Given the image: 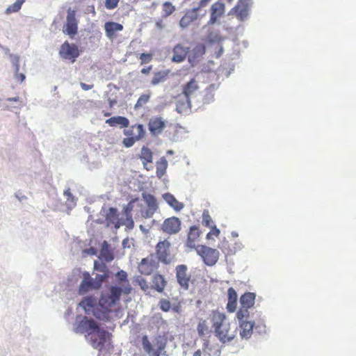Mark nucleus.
<instances>
[{"instance_id":"a19ab883","label":"nucleus","mask_w":356,"mask_h":356,"mask_svg":"<svg viewBox=\"0 0 356 356\" xmlns=\"http://www.w3.org/2000/svg\"><path fill=\"white\" fill-rule=\"evenodd\" d=\"M110 277V275L106 273H98L96 275L94 280L96 289H100L102 284L106 282Z\"/></svg>"},{"instance_id":"338daca9","label":"nucleus","mask_w":356,"mask_h":356,"mask_svg":"<svg viewBox=\"0 0 356 356\" xmlns=\"http://www.w3.org/2000/svg\"><path fill=\"white\" fill-rule=\"evenodd\" d=\"M103 115L104 117H108L111 115V113L108 112H103Z\"/></svg>"},{"instance_id":"ea45409f","label":"nucleus","mask_w":356,"mask_h":356,"mask_svg":"<svg viewBox=\"0 0 356 356\" xmlns=\"http://www.w3.org/2000/svg\"><path fill=\"white\" fill-rule=\"evenodd\" d=\"M94 270L101 273H106L107 275H110V270L107 265L102 261L100 262L98 261H95Z\"/></svg>"},{"instance_id":"cd10ccee","label":"nucleus","mask_w":356,"mask_h":356,"mask_svg":"<svg viewBox=\"0 0 356 356\" xmlns=\"http://www.w3.org/2000/svg\"><path fill=\"white\" fill-rule=\"evenodd\" d=\"M197 331L200 337H209L211 334V330L206 320L200 319L197 326Z\"/></svg>"},{"instance_id":"423d86ee","label":"nucleus","mask_w":356,"mask_h":356,"mask_svg":"<svg viewBox=\"0 0 356 356\" xmlns=\"http://www.w3.org/2000/svg\"><path fill=\"white\" fill-rule=\"evenodd\" d=\"M211 0H200L197 6L193 8L186 12L179 21V26L185 29L190 26L193 22L199 18L197 12L203 8L207 7Z\"/></svg>"},{"instance_id":"2f4dec72","label":"nucleus","mask_w":356,"mask_h":356,"mask_svg":"<svg viewBox=\"0 0 356 356\" xmlns=\"http://www.w3.org/2000/svg\"><path fill=\"white\" fill-rule=\"evenodd\" d=\"M106 123L111 127H115L117 124L121 125L122 127H127L129 124V120L122 116L112 117L106 120Z\"/></svg>"},{"instance_id":"0eeeda50","label":"nucleus","mask_w":356,"mask_h":356,"mask_svg":"<svg viewBox=\"0 0 356 356\" xmlns=\"http://www.w3.org/2000/svg\"><path fill=\"white\" fill-rule=\"evenodd\" d=\"M175 275L177 284L181 289L187 291L191 282V274L188 271V266L185 264H179L175 267Z\"/></svg>"},{"instance_id":"774afa93","label":"nucleus","mask_w":356,"mask_h":356,"mask_svg":"<svg viewBox=\"0 0 356 356\" xmlns=\"http://www.w3.org/2000/svg\"><path fill=\"white\" fill-rule=\"evenodd\" d=\"M204 345L205 348H207L208 346H209V342L207 341V343H204Z\"/></svg>"},{"instance_id":"4be33fe9","label":"nucleus","mask_w":356,"mask_h":356,"mask_svg":"<svg viewBox=\"0 0 356 356\" xmlns=\"http://www.w3.org/2000/svg\"><path fill=\"white\" fill-rule=\"evenodd\" d=\"M95 286L96 285L95 284V282L90 277V273L88 272H84L83 273V280L81 282L79 288V293L83 295L90 290H97L98 289H96Z\"/></svg>"},{"instance_id":"bb28decb","label":"nucleus","mask_w":356,"mask_h":356,"mask_svg":"<svg viewBox=\"0 0 356 356\" xmlns=\"http://www.w3.org/2000/svg\"><path fill=\"white\" fill-rule=\"evenodd\" d=\"M106 35L108 38H113L115 35V33L123 29V26L119 23L113 22H108L104 24Z\"/></svg>"},{"instance_id":"6ab92c4d","label":"nucleus","mask_w":356,"mask_h":356,"mask_svg":"<svg viewBox=\"0 0 356 356\" xmlns=\"http://www.w3.org/2000/svg\"><path fill=\"white\" fill-rule=\"evenodd\" d=\"M248 317L237 318L239 322V333L243 339H249L252 334L254 322L248 321Z\"/></svg>"},{"instance_id":"0e129e2a","label":"nucleus","mask_w":356,"mask_h":356,"mask_svg":"<svg viewBox=\"0 0 356 356\" xmlns=\"http://www.w3.org/2000/svg\"><path fill=\"white\" fill-rule=\"evenodd\" d=\"M129 240L128 238H125L122 241V245L124 248L126 247L127 243H128Z\"/></svg>"},{"instance_id":"79ce46f5","label":"nucleus","mask_w":356,"mask_h":356,"mask_svg":"<svg viewBox=\"0 0 356 356\" xmlns=\"http://www.w3.org/2000/svg\"><path fill=\"white\" fill-rule=\"evenodd\" d=\"M162 7L164 17H168L175 11V7L169 1L164 2Z\"/></svg>"},{"instance_id":"a18cd8bd","label":"nucleus","mask_w":356,"mask_h":356,"mask_svg":"<svg viewBox=\"0 0 356 356\" xmlns=\"http://www.w3.org/2000/svg\"><path fill=\"white\" fill-rule=\"evenodd\" d=\"M206 47L203 44H197L193 49L195 57H200L205 54Z\"/></svg>"},{"instance_id":"412c9836","label":"nucleus","mask_w":356,"mask_h":356,"mask_svg":"<svg viewBox=\"0 0 356 356\" xmlns=\"http://www.w3.org/2000/svg\"><path fill=\"white\" fill-rule=\"evenodd\" d=\"M210 12L211 15L208 24L212 25L215 24L221 16L223 15L225 13L224 3L219 1L214 3L211 6Z\"/></svg>"},{"instance_id":"58836bf2","label":"nucleus","mask_w":356,"mask_h":356,"mask_svg":"<svg viewBox=\"0 0 356 356\" xmlns=\"http://www.w3.org/2000/svg\"><path fill=\"white\" fill-rule=\"evenodd\" d=\"M115 277L119 284H121V286H127V284H130L128 280L127 273L124 270H121L118 271L116 273Z\"/></svg>"},{"instance_id":"39448f33","label":"nucleus","mask_w":356,"mask_h":356,"mask_svg":"<svg viewBox=\"0 0 356 356\" xmlns=\"http://www.w3.org/2000/svg\"><path fill=\"white\" fill-rule=\"evenodd\" d=\"M195 250L207 266H213L218 261L220 253L216 249L204 245H198L195 248Z\"/></svg>"},{"instance_id":"13d9d810","label":"nucleus","mask_w":356,"mask_h":356,"mask_svg":"<svg viewBox=\"0 0 356 356\" xmlns=\"http://www.w3.org/2000/svg\"><path fill=\"white\" fill-rule=\"evenodd\" d=\"M152 70V65L144 67L141 70V73L143 74H149Z\"/></svg>"},{"instance_id":"680f3d73","label":"nucleus","mask_w":356,"mask_h":356,"mask_svg":"<svg viewBox=\"0 0 356 356\" xmlns=\"http://www.w3.org/2000/svg\"><path fill=\"white\" fill-rule=\"evenodd\" d=\"M19 99V97H13V98H8L7 101H8V102H11V101L18 102Z\"/></svg>"},{"instance_id":"de8ad7c7","label":"nucleus","mask_w":356,"mask_h":356,"mask_svg":"<svg viewBox=\"0 0 356 356\" xmlns=\"http://www.w3.org/2000/svg\"><path fill=\"white\" fill-rule=\"evenodd\" d=\"M159 305L160 309L163 312H169L171 309V303L167 299H164V298L161 299L159 302Z\"/></svg>"},{"instance_id":"e433bc0d","label":"nucleus","mask_w":356,"mask_h":356,"mask_svg":"<svg viewBox=\"0 0 356 356\" xmlns=\"http://www.w3.org/2000/svg\"><path fill=\"white\" fill-rule=\"evenodd\" d=\"M26 0H16L15 3L10 5L5 10L6 15L18 12Z\"/></svg>"},{"instance_id":"4d7b16f0","label":"nucleus","mask_w":356,"mask_h":356,"mask_svg":"<svg viewBox=\"0 0 356 356\" xmlns=\"http://www.w3.org/2000/svg\"><path fill=\"white\" fill-rule=\"evenodd\" d=\"M64 195L67 197V200H69L70 198H72V201L74 202V198L72 193L70 192V188H68L64 191Z\"/></svg>"},{"instance_id":"052dcab7","label":"nucleus","mask_w":356,"mask_h":356,"mask_svg":"<svg viewBox=\"0 0 356 356\" xmlns=\"http://www.w3.org/2000/svg\"><path fill=\"white\" fill-rule=\"evenodd\" d=\"M108 105H109L110 108H113L117 104V100L115 99L109 98L108 99Z\"/></svg>"},{"instance_id":"473e14b6","label":"nucleus","mask_w":356,"mask_h":356,"mask_svg":"<svg viewBox=\"0 0 356 356\" xmlns=\"http://www.w3.org/2000/svg\"><path fill=\"white\" fill-rule=\"evenodd\" d=\"M168 168V161L163 156L156 162V176L161 178L166 172Z\"/></svg>"},{"instance_id":"a878e982","label":"nucleus","mask_w":356,"mask_h":356,"mask_svg":"<svg viewBox=\"0 0 356 356\" xmlns=\"http://www.w3.org/2000/svg\"><path fill=\"white\" fill-rule=\"evenodd\" d=\"M237 293L234 289L230 287L227 290V309L229 313L235 312L237 306Z\"/></svg>"},{"instance_id":"09e8293b","label":"nucleus","mask_w":356,"mask_h":356,"mask_svg":"<svg viewBox=\"0 0 356 356\" xmlns=\"http://www.w3.org/2000/svg\"><path fill=\"white\" fill-rule=\"evenodd\" d=\"M153 58V54L152 53H142L139 56V59L140 60V64H146L149 63Z\"/></svg>"},{"instance_id":"9d476101","label":"nucleus","mask_w":356,"mask_h":356,"mask_svg":"<svg viewBox=\"0 0 356 356\" xmlns=\"http://www.w3.org/2000/svg\"><path fill=\"white\" fill-rule=\"evenodd\" d=\"M199 90L198 82L195 79H191L188 82L182 86V94L185 97V102L181 105L182 108H191V99L195 96Z\"/></svg>"},{"instance_id":"4468645a","label":"nucleus","mask_w":356,"mask_h":356,"mask_svg":"<svg viewBox=\"0 0 356 356\" xmlns=\"http://www.w3.org/2000/svg\"><path fill=\"white\" fill-rule=\"evenodd\" d=\"M159 268V263L153 254L143 258L138 264L139 272L145 275H149Z\"/></svg>"},{"instance_id":"3c124183","label":"nucleus","mask_w":356,"mask_h":356,"mask_svg":"<svg viewBox=\"0 0 356 356\" xmlns=\"http://www.w3.org/2000/svg\"><path fill=\"white\" fill-rule=\"evenodd\" d=\"M211 228L209 232L207 234V238L210 239L212 238L213 236H215L218 237L220 233V229L216 227V226L213 225L211 227H209Z\"/></svg>"},{"instance_id":"ddd939ff","label":"nucleus","mask_w":356,"mask_h":356,"mask_svg":"<svg viewBox=\"0 0 356 356\" xmlns=\"http://www.w3.org/2000/svg\"><path fill=\"white\" fill-rule=\"evenodd\" d=\"M67 13V21L63 31L73 38L78 31V20L76 18V11L69 8Z\"/></svg>"},{"instance_id":"603ef678","label":"nucleus","mask_w":356,"mask_h":356,"mask_svg":"<svg viewBox=\"0 0 356 356\" xmlns=\"http://www.w3.org/2000/svg\"><path fill=\"white\" fill-rule=\"evenodd\" d=\"M11 62L15 67V70L19 71V57L16 55L11 54L10 56Z\"/></svg>"},{"instance_id":"f257e3e1","label":"nucleus","mask_w":356,"mask_h":356,"mask_svg":"<svg viewBox=\"0 0 356 356\" xmlns=\"http://www.w3.org/2000/svg\"><path fill=\"white\" fill-rule=\"evenodd\" d=\"M131 290L130 284L111 285L102 292L99 299V307L96 305V299L92 296L84 298L80 302L79 306L86 314H92L100 321H108L112 318L113 314L117 312L122 295H129Z\"/></svg>"},{"instance_id":"b1692460","label":"nucleus","mask_w":356,"mask_h":356,"mask_svg":"<svg viewBox=\"0 0 356 356\" xmlns=\"http://www.w3.org/2000/svg\"><path fill=\"white\" fill-rule=\"evenodd\" d=\"M168 282L165 277L159 273L154 274L152 277L151 289L158 293H163L166 288Z\"/></svg>"},{"instance_id":"7c9ffc66","label":"nucleus","mask_w":356,"mask_h":356,"mask_svg":"<svg viewBox=\"0 0 356 356\" xmlns=\"http://www.w3.org/2000/svg\"><path fill=\"white\" fill-rule=\"evenodd\" d=\"M170 74V70H161L154 73L151 81L152 86H156L161 83H163L167 80Z\"/></svg>"},{"instance_id":"7ed1b4c3","label":"nucleus","mask_w":356,"mask_h":356,"mask_svg":"<svg viewBox=\"0 0 356 356\" xmlns=\"http://www.w3.org/2000/svg\"><path fill=\"white\" fill-rule=\"evenodd\" d=\"M141 342L144 351L149 356H161L167 346L168 337L165 334H159L152 343L147 335H143Z\"/></svg>"},{"instance_id":"a211bd4d","label":"nucleus","mask_w":356,"mask_h":356,"mask_svg":"<svg viewBox=\"0 0 356 356\" xmlns=\"http://www.w3.org/2000/svg\"><path fill=\"white\" fill-rule=\"evenodd\" d=\"M189 51V47L184 46L181 43L176 44L172 49V62L177 63L183 62L186 58Z\"/></svg>"},{"instance_id":"f3484780","label":"nucleus","mask_w":356,"mask_h":356,"mask_svg":"<svg viewBox=\"0 0 356 356\" xmlns=\"http://www.w3.org/2000/svg\"><path fill=\"white\" fill-rule=\"evenodd\" d=\"M98 325L92 319H88L87 317H83V319L74 327V331L76 333H87L94 332L98 329Z\"/></svg>"},{"instance_id":"69168bd1","label":"nucleus","mask_w":356,"mask_h":356,"mask_svg":"<svg viewBox=\"0 0 356 356\" xmlns=\"http://www.w3.org/2000/svg\"><path fill=\"white\" fill-rule=\"evenodd\" d=\"M220 350L218 349H217L214 353H213V356H219L220 355Z\"/></svg>"},{"instance_id":"dca6fc26","label":"nucleus","mask_w":356,"mask_h":356,"mask_svg":"<svg viewBox=\"0 0 356 356\" xmlns=\"http://www.w3.org/2000/svg\"><path fill=\"white\" fill-rule=\"evenodd\" d=\"M250 2L251 0H238L229 13L235 15L239 20L243 21L248 15Z\"/></svg>"},{"instance_id":"49530a36","label":"nucleus","mask_w":356,"mask_h":356,"mask_svg":"<svg viewBox=\"0 0 356 356\" xmlns=\"http://www.w3.org/2000/svg\"><path fill=\"white\" fill-rule=\"evenodd\" d=\"M137 199H132L124 207L123 213L125 216H132V211L134 209V204Z\"/></svg>"},{"instance_id":"aec40b11","label":"nucleus","mask_w":356,"mask_h":356,"mask_svg":"<svg viewBox=\"0 0 356 356\" xmlns=\"http://www.w3.org/2000/svg\"><path fill=\"white\" fill-rule=\"evenodd\" d=\"M165 127V122L161 117H152L148 122V128L153 135L161 134Z\"/></svg>"},{"instance_id":"20e7f679","label":"nucleus","mask_w":356,"mask_h":356,"mask_svg":"<svg viewBox=\"0 0 356 356\" xmlns=\"http://www.w3.org/2000/svg\"><path fill=\"white\" fill-rule=\"evenodd\" d=\"M124 134L127 138L122 140V144L126 147H130L134 143L143 138L145 134L143 124H137L131 126L129 129L124 130Z\"/></svg>"},{"instance_id":"5701e85b","label":"nucleus","mask_w":356,"mask_h":356,"mask_svg":"<svg viewBox=\"0 0 356 356\" xmlns=\"http://www.w3.org/2000/svg\"><path fill=\"white\" fill-rule=\"evenodd\" d=\"M105 220L107 225H113L115 229H118L122 226V220L119 218L118 209L110 207L105 215Z\"/></svg>"},{"instance_id":"c85d7f7f","label":"nucleus","mask_w":356,"mask_h":356,"mask_svg":"<svg viewBox=\"0 0 356 356\" xmlns=\"http://www.w3.org/2000/svg\"><path fill=\"white\" fill-rule=\"evenodd\" d=\"M140 159H141L145 168L149 170L147 163L152 162L153 154L151 149L147 147H143L140 152Z\"/></svg>"},{"instance_id":"8fccbe9b","label":"nucleus","mask_w":356,"mask_h":356,"mask_svg":"<svg viewBox=\"0 0 356 356\" xmlns=\"http://www.w3.org/2000/svg\"><path fill=\"white\" fill-rule=\"evenodd\" d=\"M126 218L124 221H122V226L124 225L129 230L134 229V222L132 216H125Z\"/></svg>"},{"instance_id":"9b49d317","label":"nucleus","mask_w":356,"mask_h":356,"mask_svg":"<svg viewBox=\"0 0 356 356\" xmlns=\"http://www.w3.org/2000/svg\"><path fill=\"white\" fill-rule=\"evenodd\" d=\"M59 55L62 58L74 63L76 58L79 56L80 51L76 44H70L67 41H65L60 46Z\"/></svg>"},{"instance_id":"1a4fd4ad","label":"nucleus","mask_w":356,"mask_h":356,"mask_svg":"<svg viewBox=\"0 0 356 356\" xmlns=\"http://www.w3.org/2000/svg\"><path fill=\"white\" fill-rule=\"evenodd\" d=\"M255 294L250 292L245 293L240 298L241 307L236 313L237 318L249 317L250 312L248 309L254 305Z\"/></svg>"},{"instance_id":"e2e57ef3","label":"nucleus","mask_w":356,"mask_h":356,"mask_svg":"<svg viewBox=\"0 0 356 356\" xmlns=\"http://www.w3.org/2000/svg\"><path fill=\"white\" fill-rule=\"evenodd\" d=\"M193 356H202V352L200 350H196L194 353H193Z\"/></svg>"},{"instance_id":"6e6d98bb","label":"nucleus","mask_w":356,"mask_h":356,"mask_svg":"<svg viewBox=\"0 0 356 356\" xmlns=\"http://www.w3.org/2000/svg\"><path fill=\"white\" fill-rule=\"evenodd\" d=\"M15 71V79L17 80V82L20 83H22L26 79L25 75L23 73H19V71Z\"/></svg>"},{"instance_id":"2eb2a0df","label":"nucleus","mask_w":356,"mask_h":356,"mask_svg":"<svg viewBox=\"0 0 356 356\" xmlns=\"http://www.w3.org/2000/svg\"><path fill=\"white\" fill-rule=\"evenodd\" d=\"M170 247V243L167 239L159 242L156 246V254L158 259L165 264L170 262L169 258Z\"/></svg>"},{"instance_id":"f8f14e48","label":"nucleus","mask_w":356,"mask_h":356,"mask_svg":"<svg viewBox=\"0 0 356 356\" xmlns=\"http://www.w3.org/2000/svg\"><path fill=\"white\" fill-rule=\"evenodd\" d=\"M181 222L177 217L172 216L164 220L161 230L167 234H176L181 230Z\"/></svg>"},{"instance_id":"393cba45","label":"nucleus","mask_w":356,"mask_h":356,"mask_svg":"<svg viewBox=\"0 0 356 356\" xmlns=\"http://www.w3.org/2000/svg\"><path fill=\"white\" fill-rule=\"evenodd\" d=\"M200 236V231L197 226H192L190 227L189 232L188 233V237L186 240V246L191 248L195 249L197 248L196 245L197 242Z\"/></svg>"},{"instance_id":"c9c22d12","label":"nucleus","mask_w":356,"mask_h":356,"mask_svg":"<svg viewBox=\"0 0 356 356\" xmlns=\"http://www.w3.org/2000/svg\"><path fill=\"white\" fill-rule=\"evenodd\" d=\"M218 248L222 252L223 254H225L226 256L227 255H232L234 254V251L233 249L230 247V245L228 242V241L224 239L221 241Z\"/></svg>"},{"instance_id":"6e6552de","label":"nucleus","mask_w":356,"mask_h":356,"mask_svg":"<svg viewBox=\"0 0 356 356\" xmlns=\"http://www.w3.org/2000/svg\"><path fill=\"white\" fill-rule=\"evenodd\" d=\"M88 337L91 346L94 348L101 351L104 348L106 341L109 340L110 334L107 331L102 330L98 327V329L93 333L89 332Z\"/></svg>"},{"instance_id":"f03ea898","label":"nucleus","mask_w":356,"mask_h":356,"mask_svg":"<svg viewBox=\"0 0 356 356\" xmlns=\"http://www.w3.org/2000/svg\"><path fill=\"white\" fill-rule=\"evenodd\" d=\"M215 336L223 343L232 341L236 337V328L231 327L226 314L213 310L209 317Z\"/></svg>"},{"instance_id":"864d4df0","label":"nucleus","mask_w":356,"mask_h":356,"mask_svg":"<svg viewBox=\"0 0 356 356\" xmlns=\"http://www.w3.org/2000/svg\"><path fill=\"white\" fill-rule=\"evenodd\" d=\"M120 0H105V6L107 9H114L118 6Z\"/></svg>"},{"instance_id":"c756f323","label":"nucleus","mask_w":356,"mask_h":356,"mask_svg":"<svg viewBox=\"0 0 356 356\" xmlns=\"http://www.w3.org/2000/svg\"><path fill=\"white\" fill-rule=\"evenodd\" d=\"M165 201L175 211H179L184 208V204L179 202L172 194L167 193L163 195Z\"/></svg>"},{"instance_id":"4c0bfd02","label":"nucleus","mask_w":356,"mask_h":356,"mask_svg":"<svg viewBox=\"0 0 356 356\" xmlns=\"http://www.w3.org/2000/svg\"><path fill=\"white\" fill-rule=\"evenodd\" d=\"M135 282L140 286V289L146 293H149L151 289V286L149 285L148 282L143 277L138 276L135 279Z\"/></svg>"},{"instance_id":"72a5a7b5","label":"nucleus","mask_w":356,"mask_h":356,"mask_svg":"<svg viewBox=\"0 0 356 356\" xmlns=\"http://www.w3.org/2000/svg\"><path fill=\"white\" fill-rule=\"evenodd\" d=\"M99 259H104L107 262H110L114 259L113 254L108 250V245L106 241L104 242L102 248L100 251Z\"/></svg>"},{"instance_id":"c03bdc74","label":"nucleus","mask_w":356,"mask_h":356,"mask_svg":"<svg viewBox=\"0 0 356 356\" xmlns=\"http://www.w3.org/2000/svg\"><path fill=\"white\" fill-rule=\"evenodd\" d=\"M202 225L205 227H211L213 225L212 218L208 210H204L202 213Z\"/></svg>"},{"instance_id":"f704fd0d","label":"nucleus","mask_w":356,"mask_h":356,"mask_svg":"<svg viewBox=\"0 0 356 356\" xmlns=\"http://www.w3.org/2000/svg\"><path fill=\"white\" fill-rule=\"evenodd\" d=\"M143 197L149 209L157 210L158 204L156 198L151 194L143 193Z\"/></svg>"},{"instance_id":"37998d69","label":"nucleus","mask_w":356,"mask_h":356,"mask_svg":"<svg viewBox=\"0 0 356 356\" xmlns=\"http://www.w3.org/2000/svg\"><path fill=\"white\" fill-rule=\"evenodd\" d=\"M150 99V94H143L138 99L134 108H138L143 107L145 104H146Z\"/></svg>"},{"instance_id":"5fc2aeb1","label":"nucleus","mask_w":356,"mask_h":356,"mask_svg":"<svg viewBox=\"0 0 356 356\" xmlns=\"http://www.w3.org/2000/svg\"><path fill=\"white\" fill-rule=\"evenodd\" d=\"M156 210L147 208L145 211L142 212V216L145 218H149L153 216Z\"/></svg>"},{"instance_id":"bf43d9fd","label":"nucleus","mask_w":356,"mask_h":356,"mask_svg":"<svg viewBox=\"0 0 356 356\" xmlns=\"http://www.w3.org/2000/svg\"><path fill=\"white\" fill-rule=\"evenodd\" d=\"M80 85H81V88H82L83 90H90V89H92V88H93V85H92V84H91V85H88V84H86V83H82V82H81V83H80Z\"/></svg>"}]
</instances>
